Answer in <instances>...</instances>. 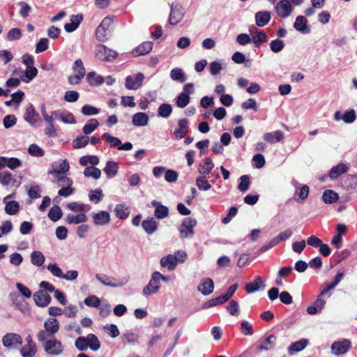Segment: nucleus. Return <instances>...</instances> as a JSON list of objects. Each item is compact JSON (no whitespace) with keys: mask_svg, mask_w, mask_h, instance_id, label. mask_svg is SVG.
<instances>
[{"mask_svg":"<svg viewBox=\"0 0 357 357\" xmlns=\"http://www.w3.org/2000/svg\"><path fill=\"white\" fill-rule=\"evenodd\" d=\"M95 56L102 61L112 62L116 59L118 53L105 45L98 44L95 47Z\"/></svg>","mask_w":357,"mask_h":357,"instance_id":"nucleus-1","label":"nucleus"},{"mask_svg":"<svg viewBox=\"0 0 357 357\" xmlns=\"http://www.w3.org/2000/svg\"><path fill=\"white\" fill-rule=\"evenodd\" d=\"M114 22L113 17L107 16L98 26L96 30V38L100 42H105L108 40L109 28Z\"/></svg>","mask_w":357,"mask_h":357,"instance_id":"nucleus-2","label":"nucleus"},{"mask_svg":"<svg viewBox=\"0 0 357 357\" xmlns=\"http://www.w3.org/2000/svg\"><path fill=\"white\" fill-rule=\"evenodd\" d=\"M178 255H181V259H179L176 256L173 255H168L163 257L160 259V265L162 267H167L168 270L172 271L176 268L178 261L183 262L187 257V255L184 252L178 251Z\"/></svg>","mask_w":357,"mask_h":357,"instance_id":"nucleus-3","label":"nucleus"},{"mask_svg":"<svg viewBox=\"0 0 357 357\" xmlns=\"http://www.w3.org/2000/svg\"><path fill=\"white\" fill-rule=\"evenodd\" d=\"M24 119L26 122L34 127L38 126L41 122L39 114L31 103L26 107Z\"/></svg>","mask_w":357,"mask_h":357,"instance_id":"nucleus-4","label":"nucleus"},{"mask_svg":"<svg viewBox=\"0 0 357 357\" xmlns=\"http://www.w3.org/2000/svg\"><path fill=\"white\" fill-rule=\"evenodd\" d=\"M196 225L197 220L195 218H184L179 229L181 238H185L192 236L194 234L193 229Z\"/></svg>","mask_w":357,"mask_h":357,"instance_id":"nucleus-5","label":"nucleus"},{"mask_svg":"<svg viewBox=\"0 0 357 357\" xmlns=\"http://www.w3.org/2000/svg\"><path fill=\"white\" fill-rule=\"evenodd\" d=\"M43 347L45 352L50 355L58 356L63 351L61 342L55 338L50 339L46 341L45 344H43Z\"/></svg>","mask_w":357,"mask_h":357,"instance_id":"nucleus-6","label":"nucleus"},{"mask_svg":"<svg viewBox=\"0 0 357 357\" xmlns=\"http://www.w3.org/2000/svg\"><path fill=\"white\" fill-rule=\"evenodd\" d=\"M351 342L348 339L335 341L331 345V352L335 356L345 354L351 348Z\"/></svg>","mask_w":357,"mask_h":357,"instance_id":"nucleus-7","label":"nucleus"},{"mask_svg":"<svg viewBox=\"0 0 357 357\" xmlns=\"http://www.w3.org/2000/svg\"><path fill=\"white\" fill-rule=\"evenodd\" d=\"M184 15L183 7L179 3H173L171 6V12L169 17V22L172 25L179 23Z\"/></svg>","mask_w":357,"mask_h":357,"instance_id":"nucleus-8","label":"nucleus"},{"mask_svg":"<svg viewBox=\"0 0 357 357\" xmlns=\"http://www.w3.org/2000/svg\"><path fill=\"white\" fill-rule=\"evenodd\" d=\"M144 79V76L142 73H138L135 78L128 75L126 78L125 86L129 90H136L141 86Z\"/></svg>","mask_w":357,"mask_h":357,"instance_id":"nucleus-9","label":"nucleus"},{"mask_svg":"<svg viewBox=\"0 0 357 357\" xmlns=\"http://www.w3.org/2000/svg\"><path fill=\"white\" fill-rule=\"evenodd\" d=\"M2 343L5 347L10 348L15 345H22V339L21 336L17 333H9L3 337Z\"/></svg>","mask_w":357,"mask_h":357,"instance_id":"nucleus-10","label":"nucleus"},{"mask_svg":"<svg viewBox=\"0 0 357 357\" xmlns=\"http://www.w3.org/2000/svg\"><path fill=\"white\" fill-rule=\"evenodd\" d=\"M275 10L279 17H287L292 11L291 3L288 0H281L276 4Z\"/></svg>","mask_w":357,"mask_h":357,"instance_id":"nucleus-11","label":"nucleus"},{"mask_svg":"<svg viewBox=\"0 0 357 357\" xmlns=\"http://www.w3.org/2000/svg\"><path fill=\"white\" fill-rule=\"evenodd\" d=\"M160 288V281L158 280V278L155 275V273L153 272L151 275V278L149 280L148 284L143 289V294L145 296L154 294L158 291Z\"/></svg>","mask_w":357,"mask_h":357,"instance_id":"nucleus-12","label":"nucleus"},{"mask_svg":"<svg viewBox=\"0 0 357 357\" xmlns=\"http://www.w3.org/2000/svg\"><path fill=\"white\" fill-rule=\"evenodd\" d=\"M70 169L69 163L66 159L61 160L59 162H54L52 164V169L49 172L50 174L54 176L63 174L67 172Z\"/></svg>","mask_w":357,"mask_h":357,"instance_id":"nucleus-13","label":"nucleus"},{"mask_svg":"<svg viewBox=\"0 0 357 357\" xmlns=\"http://www.w3.org/2000/svg\"><path fill=\"white\" fill-rule=\"evenodd\" d=\"M33 300L36 305L44 307L47 306L50 303L52 298L48 294H47L44 291L39 290L34 293Z\"/></svg>","mask_w":357,"mask_h":357,"instance_id":"nucleus-14","label":"nucleus"},{"mask_svg":"<svg viewBox=\"0 0 357 357\" xmlns=\"http://www.w3.org/2000/svg\"><path fill=\"white\" fill-rule=\"evenodd\" d=\"M96 278L102 284L112 287H121L128 282L127 279H123L121 283L114 282L116 281V279H114V278H110L107 275L96 274Z\"/></svg>","mask_w":357,"mask_h":357,"instance_id":"nucleus-15","label":"nucleus"},{"mask_svg":"<svg viewBox=\"0 0 357 357\" xmlns=\"http://www.w3.org/2000/svg\"><path fill=\"white\" fill-rule=\"evenodd\" d=\"M152 206L155 207L154 215L158 219H163L169 215V208L167 206L162 205L160 202L153 200L151 202Z\"/></svg>","mask_w":357,"mask_h":357,"instance_id":"nucleus-16","label":"nucleus"},{"mask_svg":"<svg viewBox=\"0 0 357 357\" xmlns=\"http://www.w3.org/2000/svg\"><path fill=\"white\" fill-rule=\"evenodd\" d=\"M264 281L262 278L257 275L255 278L253 282H248L245 287V289L248 294H252L258 291L260 287L264 289L265 287Z\"/></svg>","mask_w":357,"mask_h":357,"instance_id":"nucleus-17","label":"nucleus"},{"mask_svg":"<svg viewBox=\"0 0 357 357\" xmlns=\"http://www.w3.org/2000/svg\"><path fill=\"white\" fill-rule=\"evenodd\" d=\"M92 218L96 225H105L110 222V215L105 211L92 213Z\"/></svg>","mask_w":357,"mask_h":357,"instance_id":"nucleus-18","label":"nucleus"},{"mask_svg":"<svg viewBox=\"0 0 357 357\" xmlns=\"http://www.w3.org/2000/svg\"><path fill=\"white\" fill-rule=\"evenodd\" d=\"M82 20V14L73 15L70 17V23H66L64 25L65 31L68 33L73 32L78 28Z\"/></svg>","mask_w":357,"mask_h":357,"instance_id":"nucleus-19","label":"nucleus"},{"mask_svg":"<svg viewBox=\"0 0 357 357\" xmlns=\"http://www.w3.org/2000/svg\"><path fill=\"white\" fill-rule=\"evenodd\" d=\"M189 121L187 119H180L178 122V128L174 130V135L178 139L183 138L188 132V125Z\"/></svg>","mask_w":357,"mask_h":357,"instance_id":"nucleus-20","label":"nucleus"},{"mask_svg":"<svg viewBox=\"0 0 357 357\" xmlns=\"http://www.w3.org/2000/svg\"><path fill=\"white\" fill-rule=\"evenodd\" d=\"M197 289L203 295H209L214 289L213 282L211 278H204L199 284Z\"/></svg>","mask_w":357,"mask_h":357,"instance_id":"nucleus-21","label":"nucleus"},{"mask_svg":"<svg viewBox=\"0 0 357 357\" xmlns=\"http://www.w3.org/2000/svg\"><path fill=\"white\" fill-rule=\"evenodd\" d=\"M153 49V43L145 41L139 45L132 50V54L135 56H139L149 53Z\"/></svg>","mask_w":357,"mask_h":357,"instance_id":"nucleus-22","label":"nucleus"},{"mask_svg":"<svg viewBox=\"0 0 357 357\" xmlns=\"http://www.w3.org/2000/svg\"><path fill=\"white\" fill-rule=\"evenodd\" d=\"M56 119L66 123H75L76 122L73 114L70 112H63L61 110H56L51 112Z\"/></svg>","mask_w":357,"mask_h":357,"instance_id":"nucleus-23","label":"nucleus"},{"mask_svg":"<svg viewBox=\"0 0 357 357\" xmlns=\"http://www.w3.org/2000/svg\"><path fill=\"white\" fill-rule=\"evenodd\" d=\"M142 227L147 234H152L158 229V222L151 217L142 221Z\"/></svg>","mask_w":357,"mask_h":357,"instance_id":"nucleus-24","label":"nucleus"},{"mask_svg":"<svg viewBox=\"0 0 357 357\" xmlns=\"http://www.w3.org/2000/svg\"><path fill=\"white\" fill-rule=\"evenodd\" d=\"M307 344L308 340L307 339H301L298 341L294 342L289 346L287 349L288 354L289 355H293L295 353L301 351L307 347Z\"/></svg>","mask_w":357,"mask_h":357,"instance_id":"nucleus-25","label":"nucleus"},{"mask_svg":"<svg viewBox=\"0 0 357 357\" xmlns=\"http://www.w3.org/2000/svg\"><path fill=\"white\" fill-rule=\"evenodd\" d=\"M271 16L269 11H259L255 14V22L258 26H264L271 20Z\"/></svg>","mask_w":357,"mask_h":357,"instance_id":"nucleus-26","label":"nucleus"},{"mask_svg":"<svg viewBox=\"0 0 357 357\" xmlns=\"http://www.w3.org/2000/svg\"><path fill=\"white\" fill-rule=\"evenodd\" d=\"M349 167L344 163H340L334 166L330 171L328 176L332 179H336L339 176L347 172Z\"/></svg>","mask_w":357,"mask_h":357,"instance_id":"nucleus-27","label":"nucleus"},{"mask_svg":"<svg viewBox=\"0 0 357 357\" xmlns=\"http://www.w3.org/2000/svg\"><path fill=\"white\" fill-rule=\"evenodd\" d=\"M44 328L50 334H56L59 330V323L56 318L50 317L44 323Z\"/></svg>","mask_w":357,"mask_h":357,"instance_id":"nucleus-28","label":"nucleus"},{"mask_svg":"<svg viewBox=\"0 0 357 357\" xmlns=\"http://www.w3.org/2000/svg\"><path fill=\"white\" fill-rule=\"evenodd\" d=\"M214 164L210 158H206L204 160V164H199L197 167L198 172L202 176L208 174L213 168Z\"/></svg>","mask_w":357,"mask_h":357,"instance_id":"nucleus-29","label":"nucleus"},{"mask_svg":"<svg viewBox=\"0 0 357 357\" xmlns=\"http://www.w3.org/2000/svg\"><path fill=\"white\" fill-rule=\"evenodd\" d=\"M284 139V134L280 130H276L273 133L267 132L264 135V139L270 144H275Z\"/></svg>","mask_w":357,"mask_h":357,"instance_id":"nucleus-30","label":"nucleus"},{"mask_svg":"<svg viewBox=\"0 0 357 357\" xmlns=\"http://www.w3.org/2000/svg\"><path fill=\"white\" fill-rule=\"evenodd\" d=\"M86 79L89 85L94 86H100L102 85L105 79L101 75H96V72H90L86 75Z\"/></svg>","mask_w":357,"mask_h":357,"instance_id":"nucleus-31","label":"nucleus"},{"mask_svg":"<svg viewBox=\"0 0 357 357\" xmlns=\"http://www.w3.org/2000/svg\"><path fill=\"white\" fill-rule=\"evenodd\" d=\"M307 19L302 15H299L296 18V21L294 24V27L298 31L303 33H309L310 29L307 28Z\"/></svg>","mask_w":357,"mask_h":357,"instance_id":"nucleus-32","label":"nucleus"},{"mask_svg":"<svg viewBox=\"0 0 357 357\" xmlns=\"http://www.w3.org/2000/svg\"><path fill=\"white\" fill-rule=\"evenodd\" d=\"M149 116L146 113L137 112L132 116V123L135 126H144L147 125Z\"/></svg>","mask_w":357,"mask_h":357,"instance_id":"nucleus-33","label":"nucleus"},{"mask_svg":"<svg viewBox=\"0 0 357 357\" xmlns=\"http://www.w3.org/2000/svg\"><path fill=\"white\" fill-rule=\"evenodd\" d=\"M38 75V69L34 66H27L24 70V75L21 77L25 83L31 82Z\"/></svg>","mask_w":357,"mask_h":357,"instance_id":"nucleus-34","label":"nucleus"},{"mask_svg":"<svg viewBox=\"0 0 357 357\" xmlns=\"http://www.w3.org/2000/svg\"><path fill=\"white\" fill-rule=\"evenodd\" d=\"M115 213L116 216L118 218L125 220L128 217L130 214V211L129 208L126 206L125 204H117L115 207Z\"/></svg>","mask_w":357,"mask_h":357,"instance_id":"nucleus-35","label":"nucleus"},{"mask_svg":"<svg viewBox=\"0 0 357 357\" xmlns=\"http://www.w3.org/2000/svg\"><path fill=\"white\" fill-rule=\"evenodd\" d=\"M86 221V216L84 213H79L77 215L73 214H68L66 218V223L70 224H79Z\"/></svg>","mask_w":357,"mask_h":357,"instance_id":"nucleus-36","label":"nucleus"},{"mask_svg":"<svg viewBox=\"0 0 357 357\" xmlns=\"http://www.w3.org/2000/svg\"><path fill=\"white\" fill-rule=\"evenodd\" d=\"M119 169L118 163L114 161H108L104 168V172L109 178L114 176Z\"/></svg>","mask_w":357,"mask_h":357,"instance_id":"nucleus-37","label":"nucleus"},{"mask_svg":"<svg viewBox=\"0 0 357 357\" xmlns=\"http://www.w3.org/2000/svg\"><path fill=\"white\" fill-rule=\"evenodd\" d=\"M322 198L325 203L333 204L338 200L339 195L332 190H326L324 192Z\"/></svg>","mask_w":357,"mask_h":357,"instance_id":"nucleus-38","label":"nucleus"},{"mask_svg":"<svg viewBox=\"0 0 357 357\" xmlns=\"http://www.w3.org/2000/svg\"><path fill=\"white\" fill-rule=\"evenodd\" d=\"M48 218L53 222L60 220L63 215L62 210L58 205L53 206L49 213Z\"/></svg>","mask_w":357,"mask_h":357,"instance_id":"nucleus-39","label":"nucleus"},{"mask_svg":"<svg viewBox=\"0 0 357 357\" xmlns=\"http://www.w3.org/2000/svg\"><path fill=\"white\" fill-rule=\"evenodd\" d=\"M45 256L40 251H33L31 254V261L35 266H42L45 262Z\"/></svg>","mask_w":357,"mask_h":357,"instance_id":"nucleus-40","label":"nucleus"},{"mask_svg":"<svg viewBox=\"0 0 357 357\" xmlns=\"http://www.w3.org/2000/svg\"><path fill=\"white\" fill-rule=\"evenodd\" d=\"M86 177H92L94 179H98L101 176V171L98 167L91 166L86 167L84 171Z\"/></svg>","mask_w":357,"mask_h":357,"instance_id":"nucleus-41","label":"nucleus"},{"mask_svg":"<svg viewBox=\"0 0 357 357\" xmlns=\"http://www.w3.org/2000/svg\"><path fill=\"white\" fill-rule=\"evenodd\" d=\"M276 341V337L274 335H270L262 342V344L259 347L260 350H268L274 347Z\"/></svg>","mask_w":357,"mask_h":357,"instance_id":"nucleus-42","label":"nucleus"},{"mask_svg":"<svg viewBox=\"0 0 357 357\" xmlns=\"http://www.w3.org/2000/svg\"><path fill=\"white\" fill-rule=\"evenodd\" d=\"M87 342L89 343V347L93 351H97L100 347V342L94 334H89L86 337Z\"/></svg>","mask_w":357,"mask_h":357,"instance_id":"nucleus-43","label":"nucleus"},{"mask_svg":"<svg viewBox=\"0 0 357 357\" xmlns=\"http://www.w3.org/2000/svg\"><path fill=\"white\" fill-rule=\"evenodd\" d=\"M196 185L200 190L206 191L211 188L208 179L205 176H199L196 178Z\"/></svg>","mask_w":357,"mask_h":357,"instance_id":"nucleus-44","label":"nucleus"},{"mask_svg":"<svg viewBox=\"0 0 357 357\" xmlns=\"http://www.w3.org/2000/svg\"><path fill=\"white\" fill-rule=\"evenodd\" d=\"M170 77L172 79L178 81L181 83H183L186 80V77L181 68H174L171 70Z\"/></svg>","mask_w":357,"mask_h":357,"instance_id":"nucleus-45","label":"nucleus"},{"mask_svg":"<svg viewBox=\"0 0 357 357\" xmlns=\"http://www.w3.org/2000/svg\"><path fill=\"white\" fill-rule=\"evenodd\" d=\"M99 163V159L96 155H84L80 158L79 164L82 166H86L88 164L92 165L93 167Z\"/></svg>","mask_w":357,"mask_h":357,"instance_id":"nucleus-46","label":"nucleus"},{"mask_svg":"<svg viewBox=\"0 0 357 357\" xmlns=\"http://www.w3.org/2000/svg\"><path fill=\"white\" fill-rule=\"evenodd\" d=\"M20 209V204L16 201H10L6 204L5 211L8 215L16 214Z\"/></svg>","mask_w":357,"mask_h":357,"instance_id":"nucleus-47","label":"nucleus"},{"mask_svg":"<svg viewBox=\"0 0 357 357\" xmlns=\"http://www.w3.org/2000/svg\"><path fill=\"white\" fill-rule=\"evenodd\" d=\"M99 126V122L96 119H91L83 127V132L85 135H89L93 132Z\"/></svg>","mask_w":357,"mask_h":357,"instance_id":"nucleus-48","label":"nucleus"},{"mask_svg":"<svg viewBox=\"0 0 357 357\" xmlns=\"http://www.w3.org/2000/svg\"><path fill=\"white\" fill-rule=\"evenodd\" d=\"M102 138L109 143L111 147H116L119 149V146L121 144V142L118 137H113L107 132L103 133Z\"/></svg>","mask_w":357,"mask_h":357,"instance_id":"nucleus-49","label":"nucleus"},{"mask_svg":"<svg viewBox=\"0 0 357 357\" xmlns=\"http://www.w3.org/2000/svg\"><path fill=\"white\" fill-rule=\"evenodd\" d=\"M267 36L263 31H258L257 34L252 38V40L256 47H259L261 43L267 41Z\"/></svg>","mask_w":357,"mask_h":357,"instance_id":"nucleus-50","label":"nucleus"},{"mask_svg":"<svg viewBox=\"0 0 357 357\" xmlns=\"http://www.w3.org/2000/svg\"><path fill=\"white\" fill-rule=\"evenodd\" d=\"M158 115L163 118H167L172 112V107L171 105L163 103L158 107Z\"/></svg>","mask_w":357,"mask_h":357,"instance_id":"nucleus-51","label":"nucleus"},{"mask_svg":"<svg viewBox=\"0 0 357 357\" xmlns=\"http://www.w3.org/2000/svg\"><path fill=\"white\" fill-rule=\"evenodd\" d=\"M190 96L186 93H181L176 98V105L180 108H183L190 102Z\"/></svg>","mask_w":357,"mask_h":357,"instance_id":"nucleus-52","label":"nucleus"},{"mask_svg":"<svg viewBox=\"0 0 357 357\" xmlns=\"http://www.w3.org/2000/svg\"><path fill=\"white\" fill-rule=\"evenodd\" d=\"M227 301L225 299V297L223 296H220L213 298H211V300L208 301L204 304V307L205 308H209L212 307L216 305H219L221 304H223L226 303Z\"/></svg>","mask_w":357,"mask_h":357,"instance_id":"nucleus-53","label":"nucleus"},{"mask_svg":"<svg viewBox=\"0 0 357 357\" xmlns=\"http://www.w3.org/2000/svg\"><path fill=\"white\" fill-rule=\"evenodd\" d=\"M89 142V138L86 136L77 137L73 141V145L75 149H81L86 146Z\"/></svg>","mask_w":357,"mask_h":357,"instance_id":"nucleus-54","label":"nucleus"},{"mask_svg":"<svg viewBox=\"0 0 357 357\" xmlns=\"http://www.w3.org/2000/svg\"><path fill=\"white\" fill-rule=\"evenodd\" d=\"M250 185V177L248 175H243L240 177V183L238 188L241 192H245Z\"/></svg>","mask_w":357,"mask_h":357,"instance_id":"nucleus-55","label":"nucleus"},{"mask_svg":"<svg viewBox=\"0 0 357 357\" xmlns=\"http://www.w3.org/2000/svg\"><path fill=\"white\" fill-rule=\"evenodd\" d=\"M28 152L30 155L36 157H42L45 154L43 149L36 144H32L29 146Z\"/></svg>","mask_w":357,"mask_h":357,"instance_id":"nucleus-56","label":"nucleus"},{"mask_svg":"<svg viewBox=\"0 0 357 357\" xmlns=\"http://www.w3.org/2000/svg\"><path fill=\"white\" fill-rule=\"evenodd\" d=\"M284 43L280 39H275L270 43V48L273 52L278 53L283 50Z\"/></svg>","mask_w":357,"mask_h":357,"instance_id":"nucleus-57","label":"nucleus"},{"mask_svg":"<svg viewBox=\"0 0 357 357\" xmlns=\"http://www.w3.org/2000/svg\"><path fill=\"white\" fill-rule=\"evenodd\" d=\"M76 348L79 351H86L89 347L86 337L80 336L77 338L75 342Z\"/></svg>","mask_w":357,"mask_h":357,"instance_id":"nucleus-58","label":"nucleus"},{"mask_svg":"<svg viewBox=\"0 0 357 357\" xmlns=\"http://www.w3.org/2000/svg\"><path fill=\"white\" fill-rule=\"evenodd\" d=\"M22 37V31L18 28H13L7 33L8 40H17L20 39Z\"/></svg>","mask_w":357,"mask_h":357,"instance_id":"nucleus-59","label":"nucleus"},{"mask_svg":"<svg viewBox=\"0 0 357 357\" xmlns=\"http://www.w3.org/2000/svg\"><path fill=\"white\" fill-rule=\"evenodd\" d=\"M238 213V208L236 206H231L229 209L227 215L222 219V223L224 225L228 224L231 219L235 217Z\"/></svg>","mask_w":357,"mask_h":357,"instance_id":"nucleus-60","label":"nucleus"},{"mask_svg":"<svg viewBox=\"0 0 357 357\" xmlns=\"http://www.w3.org/2000/svg\"><path fill=\"white\" fill-rule=\"evenodd\" d=\"M48 43L49 40L47 38H40L36 45L35 52L39 54L47 50Z\"/></svg>","mask_w":357,"mask_h":357,"instance_id":"nucleus-61","label":"nucleus"},{"mask_svg":"<svg viewBox=\"0 0 357 357\" xmlns=\"http://www.w3.org/2000/svg\"><path fill=\"white\" fill-rule=\"evenodd\" d=\"M84 303L89 307H98L100 305V301L96 296L92 295L85 298Z\"/></svg>","mask_w":357,"mask_h":357,"instance_id":"nucleus-62","label":"nucleus"},{"mask_svg":"<svg viewBox=\"0 0 357 357\" xmlns=\"http://www.w3.org/2000/svg\"><path fill=\"white\" fill-rule=\"evenodd\" d=\"M227 310L230 313L231 315L238 316L239 314V305L237 301L234 300H231L227 307Z\"/></svg>","mask_w":357,"mask_h":357,"instance_id":"nucleus-63","label":"nucleus"},{"mask_svg":"<svg viewBox=\"0 0 357 357\" xmlns=\"http://www.w3.org/2000/svg\"><path fill=\"white\" fill-rule=\"evenodd\" d=\"M342 119L346 123H351L356 119V112L354 109L346 111L343 114Z\"/></svg>","mask_w":357,"mask_h":357,"instance_id":"nucleus-64","label":"nucleus"}]
</instances>
